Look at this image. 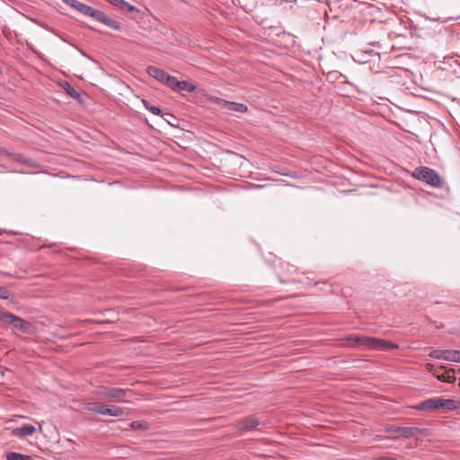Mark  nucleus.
<instances>
[{
	"label": "nucleus",
	"mask_w": 460,
	"mask_h": 460,
	"mask_svg": "<svg viewBox=\"0 0 460 460\" xmlns=\"http://www.w3.org/2000/svg\"><path fill=\"white\" fill-rule=\"evenodd\" d=\"M449 349H432L429 357L435 359H443L448 361Z\"/></svg>",
	"instance_id": "10"
},
{
	"label": "nucleus",
	"mask_w": 460,
	"mask_h": 460,
	"mask_svg": "<svg viewBox=\"0 0 460 460\" xmlns=\"http://www.w3.org/2000/svg\"><path fill=\"white\" fill-rule=\"evenodd\" d=\"M196 90V86L193 84H190L187 81H179V84H177L176 91H185L188 93H192Z\"/></svg>",
	"instance_id": "12"
},
{
	"label": "nucleus",
	"mask_w": 460,
	"mask_h": 460,
	"mask_svg": "<svg viewBox=\"0 0 460 460\" xmlns=\"http://www.w3.org/2000/svg\"><path fill=\"white\" fill-rule=\"evenodd\" d=\"M448 361L460 363V350L449 349Z\"/></svg>",
	"instance_id": "21"
},
{
	"label": "nucleus",
	"mask_w": 460,
	"mask_h": 460,
	"mask_svg": "<svg viewBox=\"0 0 460 460\" xmlns=\"http://www.w3.org/2000/svg\"><path fill=\"white\" fill-rule=\"evenodd\" d=\"M4 376V371L2 369V367H0V376Z\"/></svg>",
	"instance_id": "31"
},
{
	"label": "nucleus",
	"mask_w": 460,
	"mask_h": 460,
	"mask_svg": "<svg viewBox=\"0 0 460 460\" xmlns=\"http://www.w3.org/2000/svg\"><path fill=\"white\" fill-rule=\"evenodd\" d=\"M0 75H2V70L0 69Z\"/></svg>",
	"instance_id": "33"
},
{
	"label": "nucleus",
	"mask_w": 460,
	"mask_h": 460,
	"mask_svg": "<svg viewBox=\"0 0 460 460\" xmlns=\"http://www.w3.org/2000/svg\"><path fill=\"white\" fill-rule=\"evenodd\" d=\"M458 406L459 402L455 400L433 397L413 405L412 408L417 411H434L439 409L454 411L456 410Z\"/></svg>",
	"instance_id": "1"
},
{
	"label": "nucleus",
	"mask_w": 460,
	"mask_h": 460,
	"mask_svg": "<svg viewBox=\"0 0 460 460\" xmlns=\"http://www.w3.org/2000/svg\"><path fill=\"white\" fill-rule=\"evenodd\" d=\"M99 407V402H86L84 406V409L87 411L94 412L96 413V410Z\"/></svg>",
	"instance_id": "23"
},
{
	"label": "nucleus",
	"mask_w": 460,
	"mask_h": 460,
	"mask_svg": "<svg viewBox=\"0 0 460 460\" xmlns=\"http://www.w3.org/2000/svg\"><path fill=\"white\" fill-rule=\"evenodd\" d=\"M7 460H29V456L22 455L16 452H10L6 455Z\"/></svg>",
	"instance_id": "19"
},
{
	"label": "nucleus",
	"mask_w": 460,
	"mask_h": 460,
	"mask_svg": "<svg viewBox=\"0 0 460 460\" xmlns=\"http://www.w3.org/2000/svg\"><path fill=\"white\" fill-rule=\"evenodd\" d=\"M146 72L150 76H152L153 78L156 79L161 83H164L166 77L169 75L164 70L153 66H148L146 68Z\"/></svg>",
	"instance_id": "9"
},
{
	"label": "nucleus",
	"mask_w": 460,
	"mask_h": 460,
	"mask_svg": "<svg viewBox=\"0 0 460 460\" xmlns=\"http://www.w3.org/2000/svg\"><path fill=\"white\" fill-rule=\"evenodd\" d=\"M0 321L6 324H9V325H12V323L13 322L20 323L18 321L17 316H15L14 314H13L9 312L2 311V310H0Z\"/></svg>",
	"instance_id": "11"
},
{
	"label": "nucleus",
	"mask_w": 460,
	"mask_h": 460,
	"mask_svg": "<svg viewBox=\"0 0 460 460\" xmlns=\"http://www.w3.org/2000/svg\"><path fill=\"white\" fill-rule=\"evenodd\" d=\"M124 412H125V409L116 406V405L110 404L108 416L121 417L124 415Z\"/></svg>",
	"instance_id": "13"
},
{
	"label": "nucleus",
	"mask_w": 460,
	"mask_h": 460,
	"mask_svg": "<svg viewBox=\"0 0 460 460\" xmlns=\"http://www.w3.org/2000/svg\"><path fill=\"white\" fill-rule=\"evenodd\" d=\"M216 102L218 105H220L222 108L231 111L243 113L247 111V107L243 103H239V102H229V101H226V100L220 99V98H217Z\"/></svg>",
	"instance_id": "6"
},
{
	"label": "nucleus",
	"mask_w": 460,
	"mask_h": 460,
	"mask_svg": "<svg viewBox=\"0 0 460 460\" xmlns=\"http://www.w3.org/2000/svg\"><path fill=\"white\" fill-rule=\"evenodd\" d=\"M18 321H19L20 323L13 322V323H12V326H13V328L17 329V330L26 331V329H27V327H26V323H25L22 319H21V318H19V317H18Z\"/></svg>",
	"instance_id": "24"
},
{
	"label": "nucleus",
	"mask_w": 460,
	"mask_h": 460,
	"mask_svg": "<svg viewBox=\"0 0 460 460\" xmlns=\"http://www.w3.org/2000/svg\"><path fill=\"white\" fill-rule=\"evenodd\" d=\"M94 394L102 400L111 402H127L128 397L134 394L130 389H123L119 387H103L94 392Z\"/></svg>",
	"instance_id": "3"
},
{
	"label": "nucleus",
	"mask_w": 460,
	"mask_h": 460,
	"mask_svg": "<svg viewBox=\"0 0 460 460\" xmlns=\"http://www.w3.org/2000/svg\"><path fill=\"white\" fill-rule=\"evenodd\" d=\"M70 7L80 12L81 13L88 16L89 13L92 9V6H89L78 0H64Z\"/></svg>",
	"instance_id": "8"
},
{
	"label": "nucleus",
	"mask_w": 460,
	"mask_h": 460,
	"mask_svg": "<svg viewBox=\"0 0 460 460\" xmlns=\"http://www.w3.org/2000/svg\"><path fill=\"white\" fill-rule=\"evenodd\" d=\"M433 21H438V18H432Z\"/></svg>",
	"instance_id": "32"
},
{
	"label": "nucleus",
	"mask_w": 460,
	"mask_h": 460,
	"mask_svg": "<svg viewBox=\"0 0 460 460\" xmlns=\"http://www.w3.org/2000/svg\"><path fill=\"white\" fill-rule=\"evenodd\" d=\"M13 158H14L15 161H17L19 163H22V164H26L27 163V159L22 157L20 155H13Z\"/></svg>",
	"instance_id": "27"
},
{
	"label": "nucleus",
	"mask_w": 460,
	"mask_h": 460,
	"mask_svg": "<svg viewBox=\"0 0 460 460\" xmlns=\"http://www.w3.org/2000/svg\"><path fill=\"white\" fill-rule=\"evenodd\" d=\"M110 404L99 402V407L96 410L97 414L108 416Z\"/></svg>",
	"instance_id": "20"
},
{
	"label": "nucleus",
	"mask_w": 460,
	"mask_h": 460,
	"mask_svg": "<svg viewBox=\"0 0 460 460\" xmlns=\"http://www.w3.org/2000/svg\"><path fill=\"white\" fill-rule=\"evenodd\" d=\"M374 460H397L396 458H393V457H377Z\"/></svg>",
	"instance_id": "28"
},
{
	"label": "nucleus",
	"mask_w": 460,
	"mask_h": 460,
	"mask_svg": "<svg viewBox=\"0 0 460 460\" xmlns=\"http://www.w3.org/2000/svg\"><path fill=\"white\" fill-rule=\"evenodd\" d=\"M130 427L132 429H147V423L146 422H143V421H138V420H136V421H132L130 423Z\"/></svg>",
	"instance_id": "22"
},
{
	"label": "nucleus",
	"mask_w": 460,
	"mask_h": 460,
	"mask_svg": "<svg viewBox=\"0 0 460 460\" xmlns=\"http://www.w3.org/2000/svg\"><path fill=\"white\" fill-rule=\"evenodd\" d=\"M102 24H105L106 26L113 29V30H119L120 29V25H119V22H118L117 21L111 19V17H109L107 14H105L104 16V19L102 20Z\"/></svg>",
	"instance_id": "14"
},
{
	"label": "nucleus",
	"mask_w": 460,
	"mask_h": 460,
	"mask_svg": "<svg viewBox=\"0 0 460 460\" xmlns=\"http://www.w3.org/2000/svg\"><path fill=\"white\" fill-rule=\"evenodd\" d=\"M13 433L17 437H26L29 435V425L25 424L21 428L14 429Z\"/></svg>",
	"instance_id": "18"
},
{
	"label": "nucleus",
	"mask_w": 460,
	"mask_h": 460,
	"mask_svg": "<svg viewBox=\"0 0 460 460\" xmlns=\"http://www.w3.org/2000/svg\"><path fill=\"white\" fill-rule=\"evenodd\" d=\"M146 108L155 115H161L162 111L160 108L149 105L146 102H144Z\"/></svg>",
	"instance_id": "25"
},
{
	"label": "nucleus",
	"mask_w": 460,
	"mask_h": 460,
	"mask_svg": "<svg viewBox=\"0 0 460 460\" xmlns=\"http://www.w3.org/2000/svg\"><path fill=\"white\" fill-rule=\"evenodd\" d=\"M88 16L93 18L95 21H98L102 23V20L104 19L105 13L101 10H97L92 7Z\"/></svg>",
	"instance_id": "16"
},
{
	"label": "nucleus",
	"mask_w": 460,
	"mask_h": 460,
	"mask_svg": "<svg viewBox=\"0 0 460 460\" xmlns=\"http://www.w3.org/2000/svg\"><path fill=\"white\" fill-rule=\"evenodd\" d=\"M66 93L72 98L75 100H79L81 97V94L79 92H77L70 84L66 83V85L64 87Z\"/></svg>",
	"instance_id": "15"
},
{
	"label": "nucleus",
	"mask_w": 460,
	"mask_h": 460,
	"mask_svg": "<svg viewBox=\"0 0 460 460\" xmlns=\"http://www.w3.org/2000/svg\"><path fill=\"white\" fill-rule=\"evenodd\" d=\"M30 430H31V435L36 430V429L32 425H31Z\"/></svg>",
	"instance_id": "30"
},
{
	"label": "nucleus",
	"mask_w": 460,
	"mask_h": 460,
	"mask_svg": "<svg viewBox=\"0 0 460 460\" xmlns=\"http://www.w3.org/2000/svg\"><path fill=\"white\" fill-rule=\"evenodd\" d=\"M164 84H166L171 89L176 91L177 84H179V80L176 77L168 75V76L166 77V80L164 81Z\"/></svg>",
	"instance_id": "17"
},
{
	"label": "nucleus",
	"mask_w": 460,
	"mask_h": 460,
	"mask_svg": "<svg viewBox=\"0 0 460 460\" xmlns=\"http://www.w3.org/2000/svg\"><path fill=\"white\" fill-rule=\"evenodd\" d=\"M260 424L259 420L255 416H249L240 420L236 427L240 431L251 430Z\"/></svg>",
	"instance_id": "7"
},
{
	"label": "nucleus",
	"mask_w": 460,
	"mask_h": 460,
	"mask_svg": "<svg viewBox=\"0 0 460 460\" xmlns=\"http://www.w3.org/2000/svg\"><path fill=\"white\" fill-rule=\"evenodd\" d=\"M353 341L356 346L366 347L376 350H385V349H396L399 346L392 341L371 338L366 336H350L349 339Z\"/></svg>",
	"instance_id": "2"
},
{
	"label": "nucleus",
	"mask_w": 460,
	"mask_h": 460,
	"mask_svg": "<svg viewBox=\"0 0 460 460\" xmlns=\"http://www.w3.org/2000/svg\"><path fill=\"white\" fill-rule=\"evenodd\" d=\"M390 431L395 433L397 437L410 438L422 434V430L417 427H393Z\"/></svg>",
	"instance_id": "5"
},
{
	"label": "nucleus",
	"mask_w": 460,
	"mask_h": 460,
	"mask_svg": "<svg viewBox=\"0 0 460 460\" xmlns=\"http://www.w3.org/2000/svg\"><path fill=\"white\" fill-rule=\"evenodd\" d=\"M439 380L445 381V382H450L449 377L446 378L444 376H438Z\"/></svg>",
	"instance_id": "29"
},
{
	"label": "nucleus",
	"mask_w": 460,
	"mask_h": 460,
	"mask_svg": "<svg viewBox=\"0 0 460 460\" xmlns=\"http://www.w3.org/2000/svg\"><path fill=\"white\" fill-rule=\"evenodd\" d=\"M10 296H11L10 291L4 287H0V298L1 299H9Z\"/></svg>",
	"instance_id": "26"
},
{
	"label": "nucleus",
	"mask_w": 460,
	"mask_h": 460,
	"mask_svg": "<svg viewBox=\"0 0 460 460\" xmlns=\"http://www.w3.org/2000/svg\"><path fill=\"white\" fill-rule=\"evenodd\" d=\"M413 176L434 188H441L443 186V181L438 172L429 167L416 169Z\"/></svg>",
	"instance_id": "4"
}]
</instances>
